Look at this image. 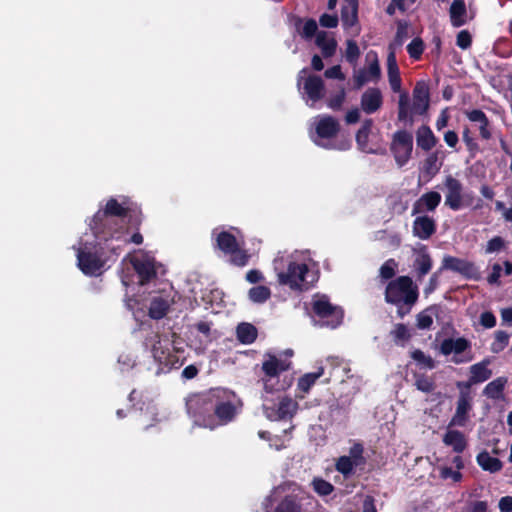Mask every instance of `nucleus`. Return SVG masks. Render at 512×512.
<instances>
[{
  "label": "nucleus",
  "mask_w": 512,
  "mask_h": 512,
  "mask_svg": "<svg viewBox=\"0 0 512 512\" xmlns=\"http://www.w3.org/2000/svg\"><path fill=\"white\" fill-rule=\"evenodd\" d=\"M319 23L325 28H335L339 23L338 16L336 14L324 13L319 18Z\"/></svg>",
  "instance_id": "57"
},
{
  "label": "nucleus",
  "mask_w": 512,
  "mask_h": 512,
  "mask_svg": "<svg viewBox=\"0 0 512 512\" xmlns=\"http://www.w3.org/2000/svg\"><path fill=\"white\" fill-rule=\"evenodd\" d=\"M170 306V300L164 296H155L149 307V315L153 319L164 317Z\"/></svg>",
  "instance_id": "36"
},
{
  "label": "nucleus",
  "mask_w": 512,
  "mask_h": 512,
  "mask_svg": "<svg viewBox=\"0 0 512 512\" xmlns=\"http://www.w3.org/2000/svg\"><path fill=\"white\" fill-rule=\"evenodd\" d=\"M413 149L412 134L407 131H397L393 135L391 151L399 167L404 166L410 159Z\"/></svg>",
  "instance_id": "17"
},
{
  "label": "nucleus",
  "mask_w": 512,
  "mask_h": 512,
  "mask_svg": "<svg viewBox=\"0 0 512 512\" xmlns=\"http://www.w3.org/2000/svg\"><path fill=\"white\" fill-rule=\"evenodd\" d=\"M248 295L253 303H264L269 299L271 291L268 287L259 285L251 288Z\"/></svg>",
  "instance_id": "45"
},
{
  "label": "nucleus",
  "mask_w": 512,
  "mask_h": 512,
  "mask_svg": "<svg viewBox=\"0 0 512 512\" xmlns=\"http://www.w3.org/2000/svg\"><path fill=\"white\" fill-rule=\"evenodd\" d=\"M360 57V49L357 43L349 39L346 41V50H345V59L352 65H356L358 59Z\"/></svg>",
  "instance_id": "46"
},
{
  "label": "nucleus",
  "mask_w": 512,
  "mask_h": 512,
  "mask_svg": "<svg viewBox=\"0 0 512 512\" xmlns=\"http://www.w3.org/2000/svg\"><path fill=\"white\" fill-rule=\"evenodd\" d=\"M290 363L286 360H282L273 355H266L265 360L262 364V370L265 373L263 378L264 388L266 392L273 390V384L271 383L278 375L287 370Z\"/></svg>",
  "instance_id": "20"
},
{
  "label": "nucleus",
  "mask_w": 512,
  "mask_h": 512,
  "mask_svg": "<svg viewBox=\"0 0 512 512\" xmlns=\"http://www.w3.org/2000/svg\"><path fill=\"white\" fill-rule=\"evenodd\" d=\"M418 287L409 276H399L386 286L385 300L397 307L402 318L408 314L418 299Z\"/></svg>",
  "instance_id": "4"
},
{
  "label": "nucleus",
  "mask_w": 512,
  "mask_h": 512,
  "mask_svg": "<svg viewBox=\"0 0 512 512\" xmlns=\"http://www.w3.org/2000/svg\"><path fill=\"white\" fill-rule=\"evenodd\" d=\"M441 154V152L435 151L429 154L428 157L425 159L424 169L427 173L435 175L439 172L443 163V158L441 160L439 159Z\"/></svg>",
  "instance_id": "44"
},
{
  "label": "nucleus",
  "mask_w": 512,
  "mask_h": 512,
  "mask_svg": "<svg viewBox=\"0 0 512 512\" xmlns=\"http://www.w3.org/2000/svg\"><path fill=\"white\" fill-rule=\"evenodd\" d=\"M363 446L355 443L349 449L348 455L339 457L335 463V469L345 478L351 477L355 473V469L364 464Z\"/></svg>",
  "instance_id": "16"
},
{
  "label": "nucleus",
  "mask_w": 512,
  "mask_h": 512,
  "mask_svg": "<svg viewBox=\"0 0 512 512\" xmlns=\"http://www.w3.org/2000/svg\"><path fill=\"white\" fill-rule=\"evenodd\" d=\"M73 248L76 251L77 266L89 276L101 274L111 256H117L122 251L112 252L107 245L99 243L93 234L82 236Z\"/></svg>",
  "instance_id": "3"
},
{
  "label": "nucleus",
  "mask_w": 512,
  "mask_h": 512,
  "mask_svg": "<svg viewBox=\"0 0 512 512\" xmlns=\"http://www.w3.org/2000/svg\"><path fill=\"white\" fill-rule=\"evenodd\" d=\"M133 209V202L125 196L110 198L103 208H100L89 226L93 236L99 243H104L116 253L122 250L127 238L126 217Z\"/></svg>",
  "instance_id": "1"
},
{
  "label": "nucleus",
  "mask_w": 512,
  "mask_h": 512,
  "mask_svg": "<svg viewBox=\"0 0 512 512\" xmlns=\"http://www.w3.org/2000/svg\"><path fill=\"white\" fill-rule=\"evenodd\" d=\"M372 127V120H366L356 134V141L360 146H365L368 141L369 132Z\"/></svg>",
  "instance_id": "55"
},
{
  "label": "nucleus",
  "mask_w": 512,
  "mask_h": 512,
  "mask_svg": "<svg viewBox=\"0 0 512 512\" xmlns=\"http://www.w3.org/2000/svg\"><path fill=\"white\" fill-rule=\"evenodd\" d=\"M435 232V220L426 214H417L412 224L413 235L421 240H427Z\"/></svg>",
  "instance_id": "23"
},
{
  "label": "nucleus",
  "mask_w": 512,
  "mask_h": 512,
  "mask_svg": "<svg viewBox=\"0 0 512 512\" xmlns=\"http://www.w3.org/2000/svg\"><path fill=\"white\" fill-rule=\"evenodd\" d=\"M392 335L394 341L400 345H404V343L408 341L411 336L407 326L401 323L395 326L394 330L392 331Z\"/></svg>",
  "instance_id": "49"
},
{
  "label": "nucleus",
  "mask_w": 512,
  "mask_h": 512,
  "mask_svg": "<svg viewBox=\"0 0 512 512\" xmlns=\"http://www.w3.org/2000/svg\"><path fill=\"white\" fill-rule=\"evenodd\" d=\"M478 465L485 471L495 473L501 470L502 463L498 458L490 456L486 451H483L477 455Z\"/></svg>",
  "instance_id": "37"
},
{
  "label": "nucleus",
  "mask_w": 512,
  "mask_h": 512,
  "mask_svg": "<svg viewBox=\"0 0 512 512\" xmlns=\"http://www.w3.org/2000/svg\"><path fill=\"white\" fill-rule=\"evenodd\" d=\"M440 475L443 479H451L453 482H459L462 478V474L459 470H453L450 467L442 468Z\"/></svg>",
  "instance_id": "60"
},
{
  "label": "nucleus",
  "mask_w": 512,
  "mask_h": 512,
  "mask_svg": "<svg viewBox=\"0 0 512 512\" xmlns=\"http://www.w3.org/2000/svg\"><path fill=\"white\" fill-rule=\"evenodd\" d=\"M510 335L502 330L495 332V340L492 344V350L499 352L503 350L509 343Z\"/></svg>",
  "instance_id": "50"
},
{
  "label": "nucleus",
  "mask_w": 512,
  "mask_h": 512,
  "mask_svg": "<svg viewBox=\"0 0 512 512\" xmlns=\"http://www.w3.org/2000/svg\"><path fill=\"white\" fill-rule=\"evenodd\" d=\"M312 486L314 491L320 496H327L331 494L334 490L333 485L322 478H315L312 481Z\"/></svg>",
  "instance_id": "47"
},
{
  "label": "nucleus",
  "mask_w": 512,
  "mask_h": 512,
  "mask_svg": "<svg viewBox=\"0 0 512 512\" xmlns=\"http://www.w3.org/2000/svg\"><path fill=\"white\" fill-rule=\"evenodd\" d=\"M502 273V266L499 263L492 265L491 273L489 274L487 281L491 285H500V277Z\"/></svg>",
  "instance_id": "59"
},
{
  "label": "nucleus",
  "mask_w": 512,
  "mask_h": 512,
  "mask_svg": "<svg viewBox=\"0 0 512 512\" xmlns=\"http://www.w3.org/2000/svg\"><path fill=\"white\" fill-rule=\"evenodd\" d=\"M397 266L398 264L394 259H388L380 268L381 278L391 279L396 273Z\"/></svg>",
  "instance_id": "52"
},
{
  "label": "nucleus",
  "mask_w": 512,
  "mask_h": 512,
  "mask_svg": "<svg viewBox=\"0 0 512 512\" xmlns=\"http://www.w3.org/2000/svg\"><path fill=\"white\" fill-rule=\"evenodd\" d=\"M152 356L159 364L157 373H166L171 369H177L184 363L181 349L175 341L168 337L155 335L152 340Z\"/></svg>",
  "instance_id": "6"
},
{
  "label": "nucleus",
  "mask_w": 512,
  "mask_h": 512,
  "mask_svg": "<svg viewBox=\"0 0 512 512\" xmlns=\"http://www.w3.org/2000/svg\"><path fill=\"white\" fill-rule=\"evenodd\" d=\"M505 246V241L500 236H495L487 242L485 252L487 254L501 251Z\"/></svg>",
  "instance_id": "56"
},
{
  "label": "nucleus",
  "mask_w": 512,
  "mask_h": 512,
  "mask_svg": "<svg viewBox=\"0 0 512 512\" xmlns=\"http://www.w3.org/2000/svg\"><path fill=\"white\" fill-rule=\"evenodd\" d=\"M275 512H323V510L311 497L289 495L277 505Z\"/></svg>",
  "instance_id": "15"
},
{
  "label": "nucleus",
  "mask_w": 512,
  "mask_h": 512,
  "mask_svg": "<svg viewBox=\"0 0 512 512\" xmlns=\"http://www.w3.org/2000/svg\"><path fill=\"white\" fill-rule=\"evenodd\" d=\"M383 104V95L378 88H368L361 96V110L366 114L377 112Z\"/></svg>",
  "instance_id": "26"
},
{
  "label": "nucleus",
  "mask_w": 512,
  "mask_h": 512,
  "mask_svg": "<svg viewBox=\"0 0 512 512\" xmlns=\"http://www.w3.org/2000/svg\"><path fill=\"white\" fill-rule=\"evenodd\" d=\"M480 324L485 328H493L496 325V317L492 312L485 311L480 315Z\"/></svg>",
  "instance_id": "61"
},
{
  "label": "nucleus",
  "mask_w": 512,
  "mask_h": 512,
  "mask_svg": "<svg viewBox=\"0 0 512 512\" xmlns=\"http://www.w3.org/2000/svg\"><path fill=\"white\" fill-rule=\"evenodd\" d=\"M118 363L122 371L129 370L135 365V360L130 354H122L118 358Z\"/></svg>",
  "instance_id": "62"
},
{
  "label": "nucleus",
  "mask_w": 512,
  "mask_h": 512,
  "mask_svg": "<svg viewBox=\"0 0 512 512\" xmlns=\"http://www.w3.org/2000/svg\"><path fill=\"white\" fill-rule=\"evenodd\" d=\"M311 127L315 132L310 133L312 141L325 149L346 150L350 143L347 140L336 141L335 135L339 130L338 121L332 116H316L311 120Z\"/></svg>",
  "instance_id": "5"
},
{
  "label": "nucleus",
  "mask_w": 512,
  "mask_h": 512,
  "mask_svg": "<svg viewBox=\"0 0 512 512\" xmlns=\"http://www.w3.org/2000/svg\"><path fill=\"white\" fill-rule=\"evenodd\" d=\"M387 74L393 92H401V77L396 61L395 52L391 50L387 57Z\"/></svg>",
  "instance_id": "31"
},
{
  "label": "nucleus",
  "mask_w": 512,
  "mask_h": 512,
  "mask_svg": "<svg viewBox=\"0 0 512 512\" xmlns=\"http://www.w3.org/2000/svg\"><path fill=\"white\" fill-rule=\"evenodd\" d=\"M296 28L301 37L306 40H311L314 36L316 37L319 32L317 23L314 19H307L305 21L298 20Z\"/></svg>",
  "instance_id": "41"
},
{
  "label": "nucleus",
  "mask_w": 512,
  "mask_h": 512,
  "mask_svg": "<svg viewBox=\"0 0 512 512\" xmlns=\"http://www.w3.org/2000/svg\"><path fill=\"white\" fill-rule=\"evenodd\" d=\"M441 202V195L436 191H429L420 196L412 207V215L433 212Z\"/></svg>",
  "instance_id": "25"
},
{
  "label": "nucleus",
  "mask_w": 512,
  "mask_h": 512,
  "mask_svg": "<svg viewBox=\"0 0 512 512\" xmlns=\"http://www.w3.org/2000/svg\"><path fill=\"white\" fill-rule=\"evenodd\" d=\"M449 15L451 24L454 27L465 25L468 20V13L464 0H453L449 9Z\"/></svg>",
  "instance_id": "32"
},
{
  "label": "nucleus",
  "mask_w": 512,
  "mask_h": 512,
  "mask_svg": "<svg viewBox=\"0 0 512 512\" xmlns=\"http://www.w3.org/2000/svg\"><path fill=\"white\" fill-rule=\"evenodd\" d=\"M489 361L483 360L470 367L469 385L482 383L492 376V371L488 368Z\"/></svg>",
  "instance_id": "33"
},
{
  "label": "nucleus",
  "mask_w": 512,
  "mask_h": 512,
  "mask_svg": "<svg viewBox=\"0 0 512 512\" xmlns=\"http://www.w3.org/2000/svg\"><path fill=\"white\" fill-rule=\"evenodd\" d=\"M341 9V22L343 28L356 36L360 32L358 26V0H344Z\"/></svg>",
  "instance_id": "22"
},
{
  "label": "nucleus",
  "mask_w": 512,
  "mask_h": 512,
  "mask_svg": "<svg viewBox=\"0 0 512 512\" xmlns=\"http://www.w3.org/2000/svg\"><path fill=\"white\" fill-rule=\"evenodd\" d=\"M499 509L501 512H512V497H502L499 501Z\"/></svg>",
  "instance_id": "64"
},
{
  "label": "nucleus",
  "mask_w": 512,
  "mask_h": 512,
  "mask_svg": "<svg viewBox=\"0 0 512 512\" xmlns=\"http://www.w3.org/2000/svg\"><path fill=\"white\" fill-rule=\"evenodd\" d=\"M217 247L227 255L231 256V262L237 266H245L248 263L249 255L242 250L240 241L235 235L228 231L214 229L212 233Z\"/></svg>",
  "instance_id": "10"
},
{
  "label": "nucleus",
  "mask_w": 512,
  "mask_h": 512,
  "mask_svg": "<svg viewBox=\"0 0 512 512\" xmlns=\"http://www.w3.org/2000/svg\"><path fill=\"white\" fill-rule=\"evenodd\" d=\"M237 337L243 344H251L257 337L256 328L249 323H242L237 327Z\"/></svg>",
  "instance_id": "42"
},
{
  "label": "nucleus",
  "mask_w": 512,
  "mask_h": 512,
  "mask_svg": "<svg viewBox=\"0 0 512 512\" xmlns=\"http://www.w3.org/2000/svg\"><path fill=\"white\" fill-rule=\"evenodd\" d=\"M413 251L415 254L413 268L417 279L420 280L430 272L433 262L425 245L419 244Z\"/></svg>",
  "instance_id": "24"
},
{
  "label": "nucleus",
  "mask_w": 512,
  "mask_h": 512,
  "mask_svg": "<svg viewBox=\"0 0 512 512\" xmlns=\"http://www.w3.org/2000/svg\"><path fill=\"white\" fill-rule=\"evenodd\" d=\"M470 342L463 338H447L440 345V352L445 355H452L451 361L455 364L467 363L472 360Z\"/></svg>",
  "instance_id": "14"
},
{
  "label": "nucleus",
  "mask_w": 512,
  "mask_h": 512,
  "mask_svg": "<svg viewBox=\"0 0 512 512\" xmlns=\"http://www.w3.org/2000/svg\"><path fill=\"white\" fill-rule=\"evenodd\" d=\"M366 65L353 73L354 85L357 89L367 83H377L381 78V68L377 53L369 51L365 56Z\"/></svg>",
  "instance_id": "13"
},
{
  "label": "nucleus",
  "mask_w": 512,
  "mask_h": 512,
  "mask_svg": "<svg viewBox=\"0 0 512 512\" xmlns=\"http://www.w3.org/2000/svg\"><path fill=\"white\" fill-rule=\"evenodd\" d=\"M471 408V397L469 393L462 391L457 401L455 414L451 419L449 426H464L468 419V413Z\"/></svg>",
  "instance_id": "27"
},
{
  "label": "nucleus",
  "mask_w": 512,
  "mask_h": 512,
  "mask_svg": "<svg viewBox=\"0 0 512 512\" xmlns=\"http://www.w3.org/2000/svg\"><path fill=\"white\" fill-rule=\"evenodd\" d=\"M258 435L260 438L268 440L270 442L269 446L277 451L286 447L285 440L278 436L271 437L270 434L266 431H260Z\"/></svg>",
  "instance_id": "54"
},
{
  "label": "nucleus",
  "mask_w": 512,
  "mask_h": 512,
  "mask_svg": "<svg viewBox=\"0 0 512 512\" xmlns=\"http://www.w3.org/2000/svg\"><path fill=\"white\" fill-rule=\"evenodd\" d=\"M212 398L213 389L206 393L190 395L186 400L187 413L194 424L211 430L217 427L213 416Z\"/></svg>",
  "instance_id": "8"
},
{
  "label": "nucleus",
  "mask_w": 512,
  "mask_h": 512,
  "mask_svg": "<svg viewBox=\"0 0 512 512\" xmlns=\"http://www.w3.org/2000/svg\"><path fill=\"white\" fill-rule=\"evenodd\" d=\"M429 107V89L424 82H418L413 90L412 111L422 115Z\"/></svg>",
  "instance_id": "28"
},
{
  "label": "nucleus",
  "mask_w": 512,
  "mask_h": 512,
  "mask_svg": "<svg viewBox=\"0 0 512 512\" xmlns=\"http://www.w3.org/2000/svg\"><path fill=\"white\" fill-rule=\"evenodd\" d=\"M129 260V263L137 273L139 284L143 285L156 276V263L153 255L143 250L134 251L124 259V262Z\"/></svg>",
  "instance_id": "12"
},
{
  "label": "nucleus",
  "mask_w": 512,
  "mask_h": 512,
  "mask_svg": "<svg viewBox=\"0 0 512 512\" xmlns=\"http://www.w3.org/2000/svg\"><path fill=\"white\" fill-rule=\"evenodd\" d=\"M465 115L469 121L477 124L483 139L488 140L491 138L490 122L483 111L479 109L468 110L465 111Z\"/></svg>",
  "instance_id": "29"
},
{
  "label": "nucleus",
  "mask_w": 512,
  "mask_h": 512,
  "mask_svg": "<svg viewBox=\"0 0 512 512\" xmlns=\"http://www.w3.org/2000/svg\"><path fill=\"white\" fill-rule=\"evenodd\" d=\"M424 50V43L421 38H414L407 46L409 56L414 60H419Z\"/></svg>",
  "instance_id": "48"
},
{
  "label": "nucleus",
  "mask_w": 512,
  "mask_h": 512,
  "mask_svg": "<svg viewBox=\"0 0 512 512\" xmlns=\"http://www.w3.org/2000/svg\"><path fill=\"white\" fill-rule=\"evenodd\" d=\"M326 367H329V375L331 377L340 378L350 371L348 364L337 357H328L326 359Z\"/></svg>",
  "instance_id": "40"
},
{
  "label": "nucleus",
  "mask_w": 512,
  "mask_h": 512,
  "mask_svg": "<svg viewBox=\"0 0 512 512\" xmlns=\"http://www.w3.org/2000/svg\"><path fill=\"white\" fill-rule=\"evenodd\" d=\"M443 184L445 188V205L453 211L463 208L466 197L463 184L452 175H447Z\"/></svg>",
  "instance_id": "19"
},
{
  "label": "nucleus",
  "mask_w": 512,
  "mask_h": 512,
  "mask_svg": "<svg viewBox=\"0 0 512 512\" xmlns=\"http://www.w3.org/2000/svg\"><path fill=\"white\" fill-rule=\"evenodd\" d=\"M273 265L279 284L293 291H306L318 280L315 262L308 251L278 256Z\"/></svg>",
  "instance_id": "2"
},
{
  "label": "nucleus",
  "mask_w": 512,
  "mask_h": 512,
  "mask_svg": "<svg viewBox=\"0 0 512 512\" xmlns=\"http://www.w3.org/2000/svg\"><path fill=\"white\" fill-rule=\"evenodd\" d=\"M297 407V402L291 398H282L278 404H272L267 398L263 402L265 416L273 421L292 418Z\"/></svg>",
  "instance_id": "18"
},
{
  "label": "nucleus",
  "mask_w": 512,
  "mask_h": 512,
  "mask_svg": "<svg viewBox=\"0 0 512 512\" xmlns=\"http://www.w3.org/2000/svg\"><path fill=\"white\" fill-rule=\"evenodd\" d=\"M213 416L217 427L232 422L240 413L242 402L237 395L227 389H213Z\"/></svg>",
  "instance_id": "7"
},
{
  "label": "nucleus",
  "mask_w": 512,
  "mask_h": 512,
  "mask_svg": "<svg viewBox=\"0 0 512 512\" xmlns=\"http://www.w3.org/2000/svg\"><path fill=\"white\" fill-rule=\"evenodd\" d=\"M437 314V307L431 306L417 315V327L419 329H429L433 324V317Z\"/></svg>",
  "instance_id": "43"
},
{
  "label": "nucleus",
  "mask_w": 512,
  "mask_h": 512,
  "mask_svg": "<svg viewBox=\"0 0 512 512\" xmlns=\"http://www.w3.org/2000/svg\"><path fill=\"white\" fill-rule=\"evenodd\" d=\"M416 141L418 147L425 151H429L435 146L436 137L428 126L423 125L419 127L416 132Z\"/></svg>",
  "instance_id": "35"
},
{
  "label": "nucleus",
  "mask_w": 512,
  "mask_h": 512,
  "mask_svg": "<svg viewBox=\"0 0 512 512\" xmlns=\"http://www.w3.org/2000/svg\"><path fill=\"white\" fill-rule=\"evenodd\" d=\"M315 43L326 58L333 56L336 52L337 41L332 33L319 31L316 35Z\"/></svg>",
  "instance_id": "30"
},
{
  "label": "nucleus",
  "mask_w": 512,
  "mask_h": 512,
  "mask_svg": "<svg viewBox=\"0 0 512 512\" xmlns=\"http://www.w3.org/2000/svg\"><path fill=\"white\" fill-rule=\"evenodd\" d=\"M415 386L419 391L429 393L434 390L433 380L425 375H416Z\"/></svg>",
  "instance_id": "51"
},
{
  "label": "nucleus",
  "mask_w": 512,
  "mask_h": 512,
  "mask_svg": "<svg viewBox=\"0 0 512 512\" xmlns=\"http://www.w3.org/2000/svg\"><path fill=\"white\" fill-rule=\"evenodd\" d=\"M325 76L329 79H345V75L342 73L340 65H335L333 67L328 68L325 71Z\"/></svg>",
  "instance_id": "63"
},
{
  "label": "nucleus",
  "mask_w": 512,
  "mask_h": 512,
  "mask_svg": "<svg viewBox=\"0 0 512 512\" xmlns=\"http://www.w3.org/2000/svg\"><path fill=\"white\" fill-rule=\"evenodd\" d=\"M471 35L467 30H462L458 33L456 38V44L461 49H467L471 46Z\"/></svg>",
  "instance_id": "58"
},
{
  "label": "nucleus",
  "mask_w": 512,
  "mask_h": 512,
  "mask_svg": "<svg viewBox=\"0 0 512 512\" xmlns=\"http://www.w3.org/2000/svg\"><path fill=\"white\" fill-rule=\"evenodd\" d=\"M325 367L323 365L319 366L315 372H310L303 375L298 380V389L304 393H307L311 387L315 384L316 380L319 379L324 374Z\"/></svg>",
  "instance_id": "39"
},
{
  "label": "nucleus",
  "mask_w": 512,
  "mask_h": 512,
  "mask_svg": "<svg viewBox=\"0 0 512 512\" xmlns=\"http://www.w3.org/2000/svg\"><path fill=\"white\" fill-rule=\"evenodd\" d=\"M443 443L452 447L456 453H461L466 449L467 442L462 432L448 429L443 436Z\"/></svg>",
  "instance_id": "34"
},
{
  "label": "nucleus",
  "mask_w": 512,
  "mask_h": 512,
  "mask_svg": "<svg viewBox=\"0 0 512 512\" xmlns=\"http://www.w3.org/2000/svg\"><path fill=\"white\" fill-rule=\"evenodd\" d=\"M506 384V377H498L486 385V387L483 390V393L488 398L494 400L500 399L503 396V390Z\"/></svg>",
  "instance_id": "38"
},
{
  "label": "nucleus",
  "mask_w": 512,
  "mask_h": 512,
  "mask_svg": "<svg viewBox=\"0 0 512 512\" xmlns=\"http://www.w3.org/2000/svg\"><path fill=\"white\" fill-rule=\"evenodd\" d=\"M411 356L416 362H418L425 368L433 369L435 366L434 360L421 350H414Z\"/></svg>",
  "instance_id": "53"
},
{
  "label": "nucleus",
  "mask_w": 512,
  "mask_h": 512,
  "mask_svg": "<svg viewBox=\"0 0 512 512\" xmlns=\"http://www.w3.org/2000/svg\"><path fill=\"white\" fill-rule=\"evenodd\" d=\"M314 313L319 317L318 325L334 329L343 320V310L330 303L326 295H315L312 301Z\"/></svg>",
  "instance_id": "9"
},
{
  "label": "nucleus",
  "mask_w": 512,
  "mask_h": 512,
  "mask_svg": "<svg viewBox=\"0 0 512 512\" xmlns=\"http://www.w3.org/2000/svg\"><path fill=\"white\" fill-rule=\"evenodd\" d=\"M441 270H451L470 279L479 277V271L473 263L453 256L443 258Z\"/></svg>",
  "instance_id": "21"
},
{
  "label": "nucleus",
  "mask_w": 512,
  "mask_h": 512,
  "mask_svg": "<svg viewBox=\"0 0 512 512\" xmlns=\"http://www.w3.org/2000/svg\"><path fill=\"white\" fill-rule=\"evenodd\" d=\"M307 69H302L298 75V88L303 100L309 107H314L325 94L323 80L316 75L306 76Z\"/></svg>",
  "instance_id": "11"
}]
</instances>
